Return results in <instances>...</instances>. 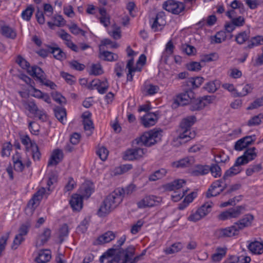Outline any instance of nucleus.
<instances>
[{
  "label": "nucleus",
  "instance_id": "obj_1",
  "mask_svg": "<svg viewBox=\"0 0 263 263\" xmlns=\"http://www.w3.org/2000/svg\"><path fill=\"white\" fill-rule=\"evenodd\" d=\"M117 249H108L100 257L101 263H103L105 259L106 263H135L136 258H134L135 248L133 246L128 247L126 249H122L116 252Z\"/></svg>",
  "mask_w": 263,
  "mask_h": 263
},
{
  "label": "nucleus",
  "instance_id": "obj_2",
  "mask_svg": "<svg viewBox=\"0 0 263 263\" xmlns=\"http://www.w3.org/2000/svg\"><path fill=\"white\" fill-rule=\"evenodd\" d=\"M16 62L23 69L27 70L29 74L36 78V80L42 85L49 87L52 89H54L57 87L54 83L46 78L45 73L40 67L34 66L30 67L29 63L21 55H19L17 57Z\"/></svg>",
  "mask_w": 263,
  "mask_h": 263
},
{
  "label": "nucleus",
  "instance_id": "obj_3",
  "mask_svg": "<svg viewBox=\"0 0 263 263\" xmlns=\"http://www.w3.org/2000/svg\"><path fill=\"white\" fill-rule=\"evenodd\" d=\"M122 192V189H116L106 197L97 212L99 217L106 216L121 203Z\"/></svg>",
  "mask_w": 263,
  "mask_h": 263
},
{
  "label": "nucleus",
  "instance_id": "obj_4",
  "mask_svg": "<svg viewBox=\"0 0 263 263\" xmlns=\"http://www.w3.org/2000/svg\"><path fill=\"white\" fill-rule=\"evenodd\" d=\"M196 120V118L194 116H189L182 119L180 124V139L183 140L184 142H187L195 137V134L191 132V127Z\"/></svg>",
  "mask_w": 263,
  "mask_h": 263
},
{
  "label": "nucleus",
  "instance_id": "obj_5",
  "mask_svg": "<svg viewBox=\"0 0 263 263\" xmlns=\"http://www.w3.org/2000/svg\"><path fill=\"white\" fill-rule=\"evenodd\" d=\"M162 131L159 130H151L145 132L139 138V141L145 146H151L161 140Z\"/></svg>",
  "mask_w": 263,
  "mask_h": 263
},
{
  "label": "nucleus",
  "instance_id": "obj_6",
  "mask_svg": "<svg viewBox=\"0 0 263 263\" xmlns=\"http://www.w3.org/2000/svg\"><path fill=\"white\" fill-rule=\"evenodd\" d=\"M246 211L245 205H238L231 208L224 212L221 213L218 215L219 219L221 220H226L231 218H236L239 217L242 214Z\"/></svg>",
  "mask_w": 263,
  "mask_h": 263
},
{
  "label": "nucleus",
  "instance_id": "obj_7",
  "mask_svg": "<svg viewBox=\"0 0 263 263\" xmlns=\"http://www.w3.org/2000/svg\"><path fill=\"white\" fill-rule=\"evenodd\" d=\"M163 8L172 14L179 15L185 9V5L175 0H167L163 4Z\"/></svg>",
  "mask_w": 263,
  "mask_h": 263
},
{
  "label": "nucleus",
  "instance_id": "obj_8",
  "mask_svg": "<svg viewBox=\"0 0 263 263\" xmlns=\"http://www.w3.org/2000/svg\"><path fill=\"white\" fill-rule=\"evenodd\" d=\"M49 193H46V190L44 187L40 189L32 197L27 204V208L33 211L40 204L43 198L45 196L47 198Z\"/></svg>",
  "mask_w": 263,
  "mask_h": 263
},
{
  "label": "nucleus",
  "instance_id": "obj_9",
  "mask_svg": "<svg viewBox=\"0 0 263 263\" xmlns=\"http://www.w3.org/2000/svg\"><path fill=\"white\" fill-rule=\"evenodd\" d=\"M147 153L146 148L136 147L127 149L123 158L126 160L133 161L142 158Z\"/></svg>",
  "mask_w": 263,
  "mask_h": 263
},
{
  "label": "nucleus",
  "instance_id": "obj_10",
  "mask_svg": "<svg viewBox=\"0 0 263 263\" xmlns=\"http://www.w3.org/2000/svg\"><path fill=\"white\" fill-rule=\"evenodd\" d=\"M25 108L27 109L31 114H33L39 119L44 121L46 118L45 112L39 109L37 105L33 101H25L23 103Z\"/></svg>",
  "mask_w": 263,
  "mask_h": 263
},
{
  "label": "nucleus",
  "instance_id": "obj_11",
  "mask_svg": "<svg viewBox=\"0 0 263 263\" xmlns=\"http://www.w3.org/2000/svg\"><path fill=\"white\" fill-rule=\"evenodd\" d=\"M239 231L235 223L231 227L219 229L215 231L214 235L217 238L232 237L238 234Z\"/></svg>",
  "mask_w": 263,
  "mask_h": 263
},
{
  "label": "nucleus",
  "instance_id": "obj_12",
  "mask_svg": "<svg viewBox=\"0 0 263 263\" xmlns=\"http://www.w3.org/2000/svg\"><path fill=\"white\" fill-rule=\"evenodd\" d=\"M161 200L160 197L154 195H148L144 197L138 202V206L139 208L151 207L157 205Z\"/></svg>",
  "mask_w": 263,
  "mask_h": 263
},
{
  "label": "nucleus",
  "instance_id": "obj_13",
  "mask_svg": "<svg viewBox=\"0 0 263 263\" xmlns=\"http://www.w3.org/2000/svg\"><path fill=\"white\" fill-rule=\"evenodd\" d=\"M58 34L59 36L65 41V45L68 48L74 52H78L79 51L78 46L72 41V36L70 34L63 29L61 30Z\"/></svg>",
  "mask_w": 263,
  "mask_h": 263
},
{
  "label": "nucleus",
  "instance_id": "obj_14",
  "mask_svg": "<svg viewBox=\"0 0 263 263\" xmlns=\"http://www.w3.org/2000/svg\"><path fill=\"white\" fill-rule=\"evenodd\" d=\"M109 87L107 80L100 81L99 80H92L88 85V88L93 89L96 88L101 94L105 93Z\"/></svg>",
  "mask_w": 263,
  "mask_h": 263
},
{
  "label": "nucleus",
  "instance_id": "obj_15",
  "mask_svg": "<svg viewBox=\"0 0 263 263\" xmlns=\"http://www.w3.org/2000/svg\"><path fill=\"white\" fill-rule=\"evenodd\" d=\"M254 219V217L252 214H247L234 223L239 231L245 228L250 227Z\"/></svg>",
  "mask_w": 263,
  "mask_h": 263
},
{
  "label": "nucleus",
  "instance_id": "obj_16",
  "mask_svg": "<svg viewBox=\"0 0 263 263\" xmlns=\"http://www.w3.org/2000/svg\"><path fill=\"white\" fill-rule=\"evenodd\" d=\"M242 165H243L237 158L234 165L224 173L223 179L226 180L228 177L234 176L240 173L242 171Z\"/></svg>",
  "mask_w": 263,
  "mask_h": 263
},
{
  "label": "nucleus",
  "instance_id": "obj_17",
  "mask_svg": "<svg viewBox=\"0 0 263 263\" xmlns=\"http://www.w3.org/2000/svg\"><path fill=\"white\" fill-rule=\"evenodd\" d=\"M158 120V116L154 112H149L141 118V122L145 127L154 125Z\"/></svg>",
  "mask_w": 263,
  "mask_h": 263
},
{
  "label": "nucleus",
  "instance_id": "obj_18",
  "mask_svg": "<svg viewBox=\"0 0 263 263\" xmlns=\"http://www.w3.org/2000/svg\"><path fill=\"white\" fill-rule=\"evenodd\" d=\"M256 156L255 148L252 147L246 149L243 155L238 157L237 159L243 165H245L250 161L254 160Z\"/></svg>",
  "mask_w": 263,
  "mask_h": 263
},
{
  "label": "nucleus",
  "instance_id": "obj_19",
  "mask_svg": "<svg viewBox=\"0 0 263 263\" xmlns=\"http://www.w3.org/2000/svg\"><path fill=\"white\" fill-rule=\"evenodd\" d=\"M194 93L192 90L186 91L183 93L178 95L174 102L179 105H184L187 104L190 100L193 98Z\"/></svg>",
  "mask_w": 263,
  "mask_h": 263
},
{
  "label": "nucleus",
  "instance_id": "obj_20",
  "mask_svg": "<svg viewBox=\"0 0 263 263\" xmlns=\"http://www.w3.org/2000/svg\"><path fill=\"white\" fill-rule=\"evenodd\" d=\"M63 158V153L60 149H54L48 161V166H54L59 163Z\"/></svg>",
  "mask_w": 263,
  "mask_h": 263
},
{
  "label": "nucleus",
  "instance_id": "obj_21",
  "mask_svg": "<svg viewBox=\"0 0 263 263\" xmlns=\"http://www.w3.org/2000/svg\"><path fill=\"white\" fill-rule=\"evenodd\" d=\"M69 203L73 211H80L83 207L82 197L78 194H74L71 196Z\"/></svg>",
  "mask_w": 263,
  "mask_h": 263
},
{
  "label": "nucleus",
  "instance_id": "obj_22",
  "mask_svg": "<svg viewBox=\"0 0 263 263\" xmlns=\"http://www.w3.org/2000/svg\"><path fill=\"white\" fill-rule=\"evenodd\" d=\"M248 248L253 254L260 255L263 253V243L259 241L251 242L248 245Z\"/></svg>",
  "mask_w": 263,
  "mask_h": 263
},
{
  "label": "nucleus",
  "instance_id": "obj_23",
  "mask_svg": "<svg viewBox=\"0 0 263 263\" xmlns=\"http://www.w3.org/2000/svg\"><path fill=\"white\" fill-rule=\"evenodd\" d=\"M185 183L186 181L183 179H177L165 184L164 187L166 190L170 191H179Z\"/></svg>",
  "mask_w": 263,
  "mask_h": 263
},
{
  "label": "nucleus",
  "instance_id": "obj_24",
  "mask_svg": "<svg viewBox=\"0 0 263 263\" xmlns=\"http://www.w3.org/2000/svg\"><path fill=\"white\" fill-rule=\"evenodd\" d=\"M14 169L15 171L22 172L24 168L25 164L23 163L21 154L17 152L12 156Z\"/></svg>",
  "mask_w": 263,
  "mask_h": 263
},
{
  "label": "nucleus",
  "instance_id": "obj_25",
  "mask_svg": "<svg viewBox=\"0 0 263 263\" xmlns=\"http://www.w3.org/2000/svg\"><path fill=\"white\" fill-rule=\"evenodd\" d=\"M227 248L226 247H217L215 252L211 256V260L214 262H219L226 256Z\"/></svg>",
  "mask_w": 263,
  "mask_h": 263
},
{
  "label": "nucleus",
  "instance_id": "obj_26",
  "mask_svg": "<svg viewBox=\"0 0 263 263\" xmlns=\"http://www.w3.org/2000/svg\"><path fill=\"white\" fill-rule=\"evenodd\" d=\"M116 237V235L112 231H108L102 235L100 236L97 241L98 244H103L108 243L114 240Z\"/></svg>",
  "mask_w": 263,
  "mask_h": 263
},
{
  "label": "nucleus",
  "instance_id": "obj_27",
  "mask_svg": "<svg viewBox=\"0 0 263 263\" xmlns=\"http://www.w3.org/2000/svg\"><path fill=\"white\" fill-rule=\"evenodd\" d=\"M210 172V167L208 165H197L192 170L191 174L193 176H198L204 175Z\"/></svg>",
  "mask_w": 263,
  "mask_h": 263
},
{
  "label": "nucleus",
  "instance_id": "obj_28",
  "mask_svg": "<svg viewBox=\"0 0 263 263\" xmlns=\"http://www.w3.org/2000/svg\"><path fill=\"white\" fill-rule=\"evenodd\" d=\"M51 258L50 251L48 250H41L38 253V255L35 258L37 263H45L50 260Z\"/></svg>",
  "mask_w": 263,
  "mask_h": 263
},
{
  "label": "nucleus",
  "instance_id": "obj_29",
  "mask_svg": "<svg viewBox=\"0 0 263 263\" xmlns=\"http://www.w3.org/2000/svg\"><path fill=\"white\" fill-rule=\"evenodd\" d=\"M93 185L92 183H86L82 185L80 189L81 196L83 198H89L93 192Z\"/></svg>",
  "mask_w": 263,
  "mask_h": 263
},
{
  "label": "nucleus",
  "instance_id": "obj_30",
  "mask_svg": "<svg viewBox=\"0 0 263 263\" xmlns=\"http://www.w3.org/2000/svg\"><path fill=\"white\" fill-rule=\"evenodd\" d=\"M2 34L3 36L14 39L16 36V32L14 29L7 25H4L1 27Z\"/></svg>",
  "mask_w": 263,
  "mask_h": 263
},
{
  "label": "nucleus",
  "instance_id": "obj_31",
  "mask_svg": "<svg viewBox=\"0 0 263 263\" xmlns=\"http://www.w3.org/2000/svg\"><path fill=\"white\" fill-rule=\"evenodd\" d=\"M203 82V78L200 77L191 78L186 81V85L192 89L199 87Z\"/></svg>",
  "mask_w": 263,
  "mask_h": 263
},
{
  "label": "nucleus",
  "instance_id": "obj_32",
  "mask_svg": "<svg viewBox=\"0 0 263 263\" xmlns=\"http://www.w3.org/2000/svg\"><path fill=\"white\" fill-rule=\"evenodd\" d=\"M100 58L104 61L113 62L118 59V55L110 51H103L100 52Z\"/></svg>",
  "mask_w": 263,
  "mask_h": 263
},
{
  "label": "nucleus",
  "instance_id": "obj_33",
  "mask_svg": "<svg viewBox=\"0 0 263 263\" xmlns=\"http://www.w3.org/2000/svg\"><path fill=\"white\" fill-rule=\"evenodd\" d=\"M54 112L55 117L62 123H64L66 120V113L65 108L61 107H57L54 109Z\"/></svg>",
  "mask_w": 263,
  "mask_h": 263
},
{
  "label": "nucleus",
  "instance_id": "obj_34",
  "mask_svg": "<svg viewBox=\"0 0 263 263\" xmlns=\"http://www.w3.org/2000/svg\"><path fill=\"white\" fill-rule=\"evenodd\" d=\"M250 37V31L246 30L238 33L235 36V41L238 44H242L247 41Z\"/></svg>",
  "mask_w": 263,
  "mask_h": 263
},
{
  "label": "nucleus",
  "instance_id": "obj_35",
  "mask_svg": "<svg viewBox=\"0 0 263 263\" xmlns=\"http://www.w3.org/2000/svg\"><path fill=\"white\" fill-rule=\"evenodd\" d=\"M213 206V202L208 201L203 204L197 210L204 217L211 211Z\"/></svg>",
  "mask_w": 263,
  "mask_h": 263
},
{
  "label": "nucleus",
  "instance_id": "obj_36",
  "mask_svg": "<svg viewBox=\"0 0 263 263\" xmlns=\"http://www.w3.org/2000/svg\"><path fill=\"white\" fill-rule=\"evenodd\" d=\"M220 86V82L219 80H215L207 83L204 88L209 92H215Z\"/></svg>",
  "mask_w": 263,
  "mask_h": 263
},
{
  "label": "nucleus",
  "instance_id": "obj_37",
  "mask_svg": "<svg viewBox=\"0 0 263 263\" xmlns=\"http://www.w3.org/2000/svg\"><path fill=\"white\" fill-rule=\"evenodd\" d=\"M167 171L165 168H161L155 171L149 176V180L155 181L164 177L167 174Z\"/></svg>",
  "mask_w": 263,
  "mask_h": 263
},
{
  "label": "nucleus",
  "instance_id": "obj_38",
  "mask_svg": "<svg viewBox=\"0 0 263 263\" xmlns=\"http://www.w3.org/2000/svg\"><path fill=\"white\" fill-rule=\"evenodd\" d=\"M263 44V36L257 35L251 39L246 48L251 49L255 46Z\"/></svg>",
  "mask_w": 263,
  "mask_h": 263
},
{
  "label": "nucleus",
  "instance_id": "obj_39",
  "mask_svg": "<svg viewBox=\"0 0 263 263\" xmlns=\"http://www.w3.org/2000/svg\"><path fill=\"white\" fill-rule=\"evenodd\" d=\"M49 49L55 59L62 60L65 58V54L60 48L58 47H51Z\"/></svg>",
  "mask_w": 263,
  "mask_h": 263
},
{
  "label": "nucleus",
  "instance_id": "obj_40",
  "mask_svg": "<svg viewBox=\"0 0 263 263\" xmlns=\"http://www.w3.org/2000/svg\"><path fill=\"white\" fill-rule=\"evenodd\" d=\"M51 235V231L49 229L46 228L44 229L43 233L40 235L37 241V245L39 246L43 245L49 239Z\"/></svg>",
  "mask_w": 263,
  "mask_h": 263
},
{
  "label": "nucleus",
  "instance_id": "obj_41",
  "mask_svg": "<svg viewBox=\"0 0 263 263\" xmlns=\"http://www.w3.org/2000/svg\"><path fill=\"white\" fill-rule=\"evenodd\" d=\"M99 13L101 15L100 22L104 26L107 27L110 23V17L107 14L106 10L105 8H100L99 9Z\"/></svg>",
  "mask_w": 263,
  "mask_h": 263
},
{
  "label": "nucleus",
  "instance_id": "obj_42",
  "mask_svg": "<svg viewBox=\"0 0 263 263\" xmlns=\"http://www.w3.org/2000/svg\"><path fill=\"white\" fill-rule=\"evenodd\" d=\"M227 186V185L226 183L221 189H215L214 187L210 186L206 193V197L208 198L212 197H215L223 192Z\"/></svg>",
  "mask_w": 263,
  "mask_h": 263
},
{
  "label": "nucleus",
  "instance_id": "obj_43",
  "mask_svg": "<svg viewBox=\"0 0 263 263\" xmlns=\"http://www.w3.org/2000/svg\"><path fill=\"white\" fill-rule=\"evenodd\" d=\"M34 11V8L32 5L28 6L21 14V16L24 20L29 21Z\"/></svg>",
  "mask_w": 263,
  "mask_h": 263
},
{
  "label": "nucleus",
  "instance_id": "obj_44",
  "mask_svg": "<svg viewBox=\"0 0 263 263\" xmlns=\"http://www.w3.org/2000/svg\"><path fill=\"white\" fill-rule=\"evenodd\" d=\"M227 37L225 31H220L216 33L214 36H211L212 42L214 43H221L224 41Z\"/></svg>",
  "mask_w": 263,
  "mask_h": 263
},
{
  "label": "nucleus",
  "instance_id": "obj_45",
  "mask_svg": "<svg viewBox=\"0 0 263 263\" xmlns=\"http://www.w3.org/2000/svg\"><path fill=\"white\" fill-rule=\"evenodd\" d=\"M194 162V158L192 157H187L184 158L177 162V167H186L188 166Z\"/></svg>",
  "mask_w": 263,
  "mask_h": 263
},
{
  "label": "nucleus",
  "instance_id": "obj_46",
  "mask_svg": "<svg viewBox=\"0 0 263 263\" xmlns=\"http://www.w3.org/2000/svg\"><path fill=\"white\" fill-rule=\"evenodd\" d=\"M263 120V115L260 114L251 118L248 122V125L250 126H256L260 124Z\"/></svg>",
  "mask_w": 263,
  "mask_h": 263
},
{
  "label": "nucleus",
  "instance_id": "obj_47",
  "mask_svg": "<svg viewBox=\"0 0 263 263\" xmlns=\"http://www.w3.org/2000/svg\"><path fill=\"white\" fill-rule=\"evenodd\" d=\"M68 28L71 33L74 35H77L81 34L84 36H85L86 32L80 28L76 24H72L71 25L68 26Z\"/></svg>",
  "mask_w": 263,
  "mask_h": 263
},
{
  "label": "nucleus",
  "instance_id": "obj_48",
  "mask_svg": "<svg viewBox=\"0 0 263 263\" xmlns=\"http://www.w3.org/2000/svg\"><path fill=\"white\" fill-rule=\"evenodd\" d=\"M182 248V245L181 243H175L173 244L169 248L165 250V252L166 254H171L178 252Z\"/></svg>",
  "mask_w": 263,
  "mask_h": 263
},
{
  "label": "nucleus",
  "instance_id": "obj_49",
  "mask_svg": "<svg viewBox=\"0 0 263 263\" xmlns=\"http://www.w3.org/2000/svg\"><path fill=\"white\" fill-rule=\"evenodd\" d=\"M103 73V70L100 64H92L91 66L89 74L91 75L98 76Z\"/></svg>",
  "mask_w": 263,
  "mask_h": 263
},
{
  "label": "nucleus",
  "instance_id": "obj_50",
  "mask_svg": "<svg viewBox=\"0 0 263 263\" xmlns=\"http://www.w3.org/2000/svg\"><path fill=\"white\" fill-rule=\"evenodd\" d=\"M32 152V157L34 161L40 160L41 154L39 151V147L36 143H33V146L31 148Z\"/></svg>",
  "mask_w": 263,
  "mask_h": 263
},
{
  "label": "nucleus",
  "instance_id": "obj_51",
  "mask_svg": "<svg viewBox=\"0 0 263 263\" xmlns=\"http://www.w3.org/2000/svg\"><path fill=\"white\" fill-rule=\"evenodd\" d=\"M12 145L10 142L3 144L2 150V157H9L12 151Z\"/></svg>",
  "mask_w": 263,
  "mask_h": 263
},
{
  "label": "nucleus",
  "instance_id": "obj_52",
  "mask_svg": "<svg viewBox=\"0 0 263 263\" xmlns=\"http://www.w3.org/2000/svg\"><path fill=\"white\" fill-rule=\"evenodd\" d=\"M30 226V223L29 221H26L24 223L21 224L18 229V234L24 237L27 235L29 232Z\"/></svg>",
  "mask_w": 263,
  "mask_h": 263
},
{
  "label": "nucleus",
  "instance_id": "obj_53",
  "mask_svg": "<svg viewBox=\"0 0 263 263\" xmlns=\"http://www.w3.org/2000/svg\"><path fill=\"white\" fill-rule=\"evenodd\" d=\"M186 192V190L184 191L183 190L182 191L179 190L174 191L173 194L171 195L172 199L174 202H177L179 201L184 197Z\"/></svg>",
  "mask_w": 263,
  "mask_h": 263
},
{
  "label": "nucleus",
  "instance_id": "obj_54",
  "mask_svg": "<svg viewBox=\"0 0 263 263\" xmlns=\"http://www.w3.org/2000/svg\"><path fill=\"white\" fill-rule=\"evenodd\" d=\"M124 64L123 62H118L115 65L114 71L118 78H120L123 75V71L124 70Z\"/></svg>",
  "mask_w": 263,
  "mask_h": 263
},
{
  "label": "nucleus",
  "instance_id": "obj_55",
  "mask_svg": "<svg viewBox=\"0 0 263 263\" xmlns=\"http://www.w3.org/2000/svg\"><path fill=\"white\" fill-rule=\"evenodd\" d=\"M20 139L22 143L26 146L27 149L29 147L31 148L33 146V143H35L34 141H32L27 135L22 136Z\"/></svg>",
  "mask_w": 263,
  "mask_h": 263
},
{
  "label": "nucleus",
  "instance_id": "obj_56",
  "mask_svg": "<svg viewBox=\"0 0 263 263\" xmlns=\"http://www.w3.org/2000/svg\"><path fill=\"white\" fill-rule=\"evenodd\" d=\"M186 68L191 71H198L201 68V66L199 62H191L186 64Z\"/></svg>",
  "mask_w": 263,
  "mask_h": 263
},
{
  "label": "nucleus",
  "instance_id": "obj_57",
  "mask_svg": "<svg viewBox=\"0 0 263 263\" xmlns=\"http://www.w3.org/2000/svg\"><path fill=\"white\" fill-rule=\"evenodd\" d=\"M205 103L201 100L196 101L192 103L190 105V109L192 111L199 110L205 107Z\"/></svg>",
  "mask_w": 263,
  "mask_h": 263
},
{
  "label": "nucleus",
  "instance_id": "obj_58",
  "mask_svg": "<svg viewBox=\"0 0 263 263\" xmlns=\"http://www.w3.org/2000/svg\"><path fill=\"white\" fill-rule=\"evenodd\" d=\"M155 18L158 20L159 23V27L161 28H163L166 24V20H165V12L163 11H160L158 12Z\"/></svg>",
  "mask_w": 263,
  "mask_h": 263
},
{
  "label": "nucleus",
  "instance_id": "obj_59",
  "mask_svg": "<svg viewBox=\"0 0 263 263\" xmlns=\"http://www.w3.org/2000/svg\"><path fill=\"white\" fill-rule=\"evenodd\" d=\"M136 186L135 185L131 184L128 185L125 189L117 188V189H122V199L124 197V195H129L132 194L134 191H136Z\"/></svg>",
  "mask_w": 263,
  "mask_h": 263
},
{
  "label": "nucleus",
  "instance_id": "obj_60",
  "mask_svg": "<svg viewBox=\"0 0 263 263\" xmlns=\"http://www.w3.org/2000/svg\"><path fill=\"white\" fill-rule=\"evenodd\" d=\"M53 99L58 103L62 104L65 103L66 100L61 93L55 91L51 93Z\"/></svg>",
  "mask_w": 263,
  "mask_h": 263
},
{
  "label": "nucleus",
  "instance_id": "obj_61",
  "mask_svg": "<svg viewBox=\"0 0 263 263\" xmlns=\"http://www.w3.org/2000/svg\"><path fill=\"white\" fill-rule=\"evenodd\" d=\"M25 240V237L20 235H15L11 248L13 250L16 249L18 246Z\"/></svg>",
  "mask_w": 263,
  "mask_h": 263
},
{
  "label": "nucleus",
  "instance_id": "obj_62",
  "mask_svg": "<svg viewBox=\"0 0 263 263\" xmlns=\"http://www.w3.org/2000/svg\"><path fill=\"white\" fill-rule=\"evenodd\" d=\"M210 171L211 172L212 175L215 178L221 176V168L217 164H212L211 167H210Z\"/></svg>",
  "mask_w": 263,
  "mask_h": 263
},
{
  "label": "nucleus",
  "instance_id": "obj_63",
  "mask_svg": "<svg viewBox=\"0 0 263 263\" xmlns=\"http://www.w3.org/2000/svg\"><path fill=\"white\" fill-rule=\"evenodd\" d=\"M108 153V151L104 146L99 148L97 151V154L102 161L106 160Z\"/></svg>",
  "mask_w": 263,
  "mask_h": 263
},
{
  "label": "nucleus",
  "instance_id": "obj_64",
  "mask_svg": "<svg viewBox=\"0 0 263 263\" xmlns=\"http://www.w3.org/2000/svg\"><path fill=\"white\" fill-rule=\"evenodd\" d=\"M133 167L132 164H126L120 165L116 168V174H122L130 170Z\"/></svg>",
  "mask_w": 263,
  "mask_h": 263
}]
</instances>
